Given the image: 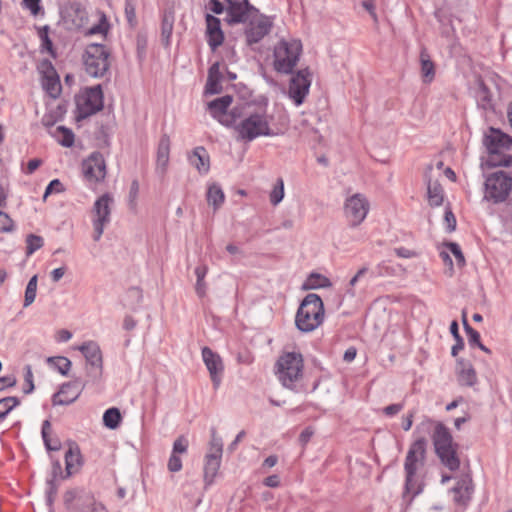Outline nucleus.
Here are the masks:
<instances>
[{"label":"nucleus","instance_id":"f257e3e1","mask_svg":"<svg viewBox=\"0 0 512 512\" xmlns=\"http://www.w3.org/2000/svg\"><path fill=\"white\" fill-rule=\"evenodd\" d=\"M434 426L432 440L435 453L441 464L450 471H456L460 467V458L458 456V444L453 441L449 429L441 422H434L431 419L422 421L416 428V431L429 432Z\"/></svg>","mask_w":512,"mask_h":512},{"label":"nucleus","instance_id":"f03ea898","mask_svg":"<svg viewBox=\"0 0 512 512\" xmlns=\"http://www.w3.org/2000/svg\"><path fill=\"white\" fill-rule=\"evenodd\" d=\"M427 443V439L423 436L416 439L409 447L405 458V484L402 498L408 504L423 491L424 484L416 476V472L419 466L424 464Z\"/></svg>","mask_w":512,"mask_h":512},{"label":"nucleus","instance_id":"7ed1b4c3","mask_svg":"<svg viewBox=\"0 0 512 512\" xmlns=\"http://www.w3.org/2000/svg\"><path fill=\"white\" fill-rule=\"evenodd\" d=\"M324 320V305L321 297L315 293H309L302 300L296 316V327L302 332H312L318 328Z\"/></svg>","mask_w":512,"mask_h":512},{"label":"nucleus","instance_id":"20e7f679","mask_svg":"<svg viewBox=\"0 0 512 512\" xmlns=\"http://www.w3.org/2000/svg\"><path fill=\"white\" fill-rule=\"evenodd\" d=\"M301 52L300 40L279 41L274 49V69L279 73L290 74L299 61Z\"/></svg>","mask_w":512,"mask_h":512},{"label":"nucleus","instance_id":"39448f33","mask_svg":"<svg viewBox=\"0 0 512 512\" xmlns=\"http://www.w3.org/2000/svg\"><path fill=\"white\" fill-rule=\"evenodd\" d=\"M303 358L300 353L288 352L279 357L276 363V375L282 385L294 388V383L302 377Z\"/></svg>","mask_w":512,"mask_h":512},{"label":"nucleus","instance_id":"423d86ee","mask_svg":"<svg viewBox=\"0 0 512 512\" xmlns=\"http://www.w3.org/2000/svg\"><path fill=\"white\" fill-rule=\"evenodd\" d=\"M63 501L69 512H108L102 503L95 500L91 492L83 488L67 490Z\"/></svg>","mask_w":512,"mask_h":512},{"label":"nucleus","instance_id":"0eeeda50","mask_svg":"<svg viewBox=\"0 0 512 512\" xmlns=\"http://www.w3.org/2000/svg\"><path fill=\"white\" fill-rule=\"evenodd\" d=\"M236 130L241 139L252 141L260 136H273L265 114L253 113L245 117L237 126Z\"/></svg>","mask_w":512,"mask_h":512},{"label":"nucleus","instance_id":"6e6552de","mask_svg":"<svg viewBox=\"0 0 512 512\" xmlns=\"http://www.w3.org/2000/svg\"><path fill=\"white\" fill-rule=\"evenodd\" d=\"M84 65L86 72L94 77H103L109 68V52L103 44L92 43L85 49Z\"/></svg>","mask_w":512,"mask_h":512},{"label":"nucleus","instance_id":"1a4fd4ad","mask_svg":"<svg viewBox=\"0 0 512 512\" xmlns=\"http://www.w3.org/2000/svg\"><path fill=\"white\" fill-rule=\"evenodd\" d=\"M484 198L493 203L504 202L512 189V178L504 171H497L487 176Z\"/></svg>","mask_w":512,"mask_h":512},{"label":"nucleus","instance_id":"9d476101","mask_svg":"<svg viewBox=\"0 0 512 512\" xmlns=\"http://www.w3.org/2000/svg\"><path fill=\"white\" fill-rule=\"evenodd\" d=\"M224 3L226 4L224 21L229 26L245 24L259 14V9L253 6L249 0H224Z\"/></svg>","mask_w":512,"mask_h":512},{"label":"nucleus","instance_id":"9b49d317","mask_svg":"<svg viewBox=\"0 0 512 512\" xmlns=\"http://www.w3.org/2000/svg\"><path fill=\"white\" fill-rule=\"evenodd\" d=\"M103 92L100 85L86 89L77 100V120L85 119L103 109Z\"/></svg>","mask_w":512,"mask_h":512},{"label":"nucleus","instance_id":"f8f14e48","mask_svg":"<svg viewBox=\"0 0 512 512\" xmlns=\"http://www.w3.org/2000/svg\"><path fill=\"white\" fill-rule=\"evenodd\" d=\"M247 22L244 28V37L247 46L250 47L259 43L270 33L273 27L271 19L260 12L256 17H252Z\"/></svg>","mask_w":512,"mask_h":512},{"label":"nucleus","instance_id":"ddd939ff","mask_svg":"<svg viewBox=\"0 0 512 512\" xmlns=\"http://www.w3.org/2000/svg\"><path fill=\"white\" fill-rule=\"evenodd\" d=\"M113 202V198L109 194H104L99 197L93 206V239L99 241L103 232L104 227L110 222L111 208L110 205Z\"/></svg>","mask_w":512,"mask_h":512},{"label":"nucleus","instance_id":"4468645a","mask_svg":"<svg viewBox=\"0 0 512 512\" xmlns=\"http://www.w3.org/2000/svg\"><path fill=\"white\" fill-rule=\"evenodd\" d=\"M369 207V202L363 194L356 193L349 197L344 205V213L350 226L360 225L366 218Z\"/></svg>","mask_w":512,"mask_h":512},{"label":"nucleus","instance_id":"2eb2a0df","mask_svg":"<svg viewBox=\"0 0 512 512\" xmlns=\"http://www.w3.org/2000/svg\"><path fill=\"white\" fill-rule=\"evenodd\" d=\"M232 102L233 97L231 95H224L210 101L207 105L211 116L227 127L233 126L240 115L236 108L230 113L227 112Z\"/></svg>","mask_w":512,"mask_h":512},{"label":"nucleus","instance_id":"dca6fc26","mask_svg":"<svg viewBox=\"0 0 512 512\" xmlns=\"http://www.w3.org/2000/svg\"><path fill=\"white\" fill-rule=\"evenodd\" d=\"M311 85V73L308 68L299 70L292 76L289 83V97L294 101L296 106L301 105Z\"/></svg>","mask_w":512,"mask_h":512},{"label":"nucleus","instance_id":"f3484780","mask_svg":"<svg viewBox=\"0 0 512 512\" xmlns=\"http://www.w3.org/2000/svg\"><path fill=\"white\" fill-rule=\"evenodd\" d=\"M82 174L90 183H99L105 179L106 163L100 152H93L82 162Z\"/></svg>","mask_w":512,"mask_h":512},{"label":"nucleus","instance_id":"a211bd4d","mask_svg":"<svg viewBox=\"0 0 512 512\" xmlns=\"http://www.w3.org/2000/svg\"><path fill=\"white\" fill-rule=\"evenodd\" d=\"M78 349L85 357L87 365L90 366L88 374L94 378L100 377L103 371V357L98 343L95 341H87L79 346Z\"/></svg>","mask_w":512,"mask_h":512},{"label":"nucleus","instance_id":"6ab92c4d","mask_svg":"<svg viewBox=\"0 0 512 512\" xmlns=\"http://www.w3.org/2000/svg\"><path fill=\"white\" fill-rule=\"evenodd\" d=\"M85 383L81 379H74L73 381L64 383L60 390L52 397V404L56 405H69L76 401L80 396Z\"/></svg>","mask_w":512,"mask_h":512},{"label":"nucleus","instance_id":"aec40b11","mask_svg":"<svg viewBox=\"0 0 512 512\" xmlns=\"http://www.w3.org/2000/svg\"><path fill=\"white\" fill-rule=\"evenodd\" d=\"M202 358L210 373V377L214 387L218 388V386L221 383L222 373L224 369L220 356L214 353L209 347H204L202 349Z\"/></svg>","mask_w":512,"mask_h":512},{"label":"nucleus","instance_id":"412c9836","mask_svg":"<svg viewBox=\"0 0 512 512\" xmlns=\"http://www.w3.org/2000/svg\"><path fill=\"white\" fill-rule=\"evenodd\" d=\"M206 37L212 51H216L224 42V33L221 29L220 19L212 14H206Z\"/></svg>","mask_w":512,"mask_h":512},{"label":"nucleus","instance_id":"4be33fe9","mask_svg":"<svg viewBox=\"0 0 512 512\" xmlns=\"http://www.w3.org/2000/svg\"><path fill=\"white\" fill-rule=\"evenodd\" d=\"M483 143L487 149H494L496 151L512 149V137L493 127L489 129L488 134H485Z\"/></svg>","mask_w":512,"mask_h":512},{"label":"nucleus","instance_id":"5701e85b","mask_svg":"<svg viewBox=\"0 0 512 512\" xmlns=\"http://www.w3.org/2000/svg\"><path fill=\"white\" fill-rule=\"evenodd\" d=\"M82 455L80 449L75 442H69V448L65 453V476L66 479L76 473L82 466Z\"/></svg>","mask_w":512,"mask_h":512},{"label":"nucleus","instance_id":"b1692460","mask_svg":"<svg viewBox=\"0 0 512 512\" xmlns=\"http://www.w3.org/2000/svg\"><path fill=\"white\" fill-rule=\"evenodd\" d=\"M188 159L190 164L194 166L200 174H207L209 172L210 157L203 146L194 148Z\"/></svg>","mask_w":512,"mask_h":512},{"label":"nucleus","instance_id":"393cba45","mask_svg":"<svg viewBox=\"0 0 512 512\" xmlns=\"http://www.w3.org/2000/svg\"><path fill=\"white\" fill-rule=\"evenodd\" d=\"M222 75L220 72L219 62L212 64L208 70L207 82L205 85V94H219L222 92V86L220 84Z\"/></svg>","mask_w":512,"mask_h":512},{"label":"nucleus","instance_id":"a878e982","mask_svg":"<svg viewBox=\"0 0 512 512\" xmlns=\"http://www.w3.org/2000/svg\"><path fill=\"white\" fill-rule=\"evenodd\" d=\"M488 157L482 163V167H510L512 166V155H506L501 150L487 149Z\"/></svg>","mask_w":512,"mask_h":512},{"label":"nucleus","instance_id":"bb28decb","mask_svg":"<svg viewBox=\"0 0 512 512\" xmlns=\"http://www.w3.org/2000/svg\"><path fill=\"white\" fill-rule=\"evenodd\" d=\"M221 457L222 456H215L210 454L206 455L204 465V481L206 486H209L213 483L214 478L216 477L220 468Z\"/></svg>","mask_w":512,"mask_h":512},{"label":"nucleus","instance_id":"cd10ccee","mask_svg":"<svg viewBox=\"0 0 512 512\" xmlns=\"http://www.w3.org/2000/svg\"><path fill=\"white\" fill-rule=\"evenodd\" d=\"M175 14L173 10H165L161 22V41L165 47L170 45Z\"/></svg>","mask_w":512,"mask_h":512},{"label":"nucleus","instance_id":"c85d7f7f","mask_svg":"<svg viewBox=\"0 0 512 512\" xmlns=\"http://www.w3.org/2000/svg\"><path fill=\"white\" fill-rule=\"evenodd\" d=\"M170 155V138L167 134L161 136L157 149V168L162 173L166 171Z\"/></svg>","mask_w":512,"mask_h":512},{"label":"nucleus","instance_id":"c756f323","mask_svg":"<svg viewBox=\"0 0 512 512\" xmlns=\"http://www.w3.org/2000/svg\"><path fill=\"white\" fill-rule=\"evenodd\" d=\"M461 366L458 372V382L461 386L471 387L477 382V376L471 364L466 363L463 359L458 360Z\"/></svg>","mask_w":512,"mask_h":512},{"label":"nucleus","instance_id":"7c9ffc66","mask_svg":"<svg viewBox=\"0 0 512 512\" xmlns=\"http://www.w3.org/2000/svg\"><path fill=\"white\" fill-rule=\"evenodd\" d=\"M421 75L424 83H431L435 77V66L426 48L420 51Z\"/></svg>","mask_w":512,"mask_h":512},{"label":"nucleus","instance_id":"2f4dec72","mask_svg":"<svg viewBox=\"0 0 512 512\" xmlns=\"http://www.w3.org/2000/svg\"><path fill=\"white\" fill-rule=\"evenodd\" d=\"M51 423L49 420H45L42 423L41 435L44 445L48 451H58L61 449V441L58 437L51 438Z\"/></svg>","mask_w":512,"mask_h":512},{"label":"nucleus","instance_id":"473e14b6","mask_svg":"<svg viewBox=\"0 0 512 512\" xmlns=\"http://www.w3.org/2000/svg\"><path fill=\"white\" fill-rule=\"evenodd\" d=\"M476 98H477L478 105L482 109H484L486 111H494L495 110L492 94H491L490 90L488 89V87L483 82H481L479 84Z\"/></svg>","mask_w":512,"mask_h":512},{"label":"nucleus","instance_id":"72a5a7b5","mask_svg":"<svg viewBox=\"0 0 512 512\" xmlns=\"http://www.w3.org/2000/svg\"><path fill=\"white\" fill-rule=\"evenodd\" d=\"M206 197L208 204L213 206L214 211L218 210L225 200L222 188L216 183L208 187Z\"/></svg>","mask_w":512,"mask_h":512},{"label":"nucleus","instance_id":"f704fd0d","mask_svg":"<svg viewBox=\"0 0 512 512\" xmlns=\"http://www.w3.org/2000/svg\"><path fill=\"white\" fill-rule=\"evenodd\" d=\"M427 194H428V201L431 206L437 207L442 204L443 189L437 181H435V182H432L431 180L428 181Z\"/></svg>","mask_w":512,"mask_h":512},{"label":"nucleus","instance_id":"c9c22d12","mask_svg":"<svg viewBox=\"0 0 512 512\" xmlns=\"http://www.w3.org/2000/svg\"><path fill=\"white\" fill-rule=\"evenodd\" d=\"M330 280L318 273H311L306 281L303 283L302 288L304 290H313L318 288L330 287Z\"/></svg>","mask_w":512,"mask_h":512},{"label":"nucleus","instance_id":"e433bc0d","mask_svg":"<svg viewBox=\"0 0 512 512\" xmlns=\"http://www.w3.org/2000/svg\"><path fill=\"white\" fill-rule=\"evenodd\" d=\"M38 35L41 40V52H48L53 58H56V51L54 49L52 40L49 37V26L45 25L38 30Z\"/></svg>","mask_w":512,"mask_h":512},{"label":"nucleus","instance_id":"4c0bfd02","mask_svg":"<svg viewBox=\"0 0 512 512\" xmlns=\"http://www.w3.org/2000/svg\"><path fill=\"white\" fill-rule=\"evenodd\" d=\"M43 87L48 94L56 98L61 91V84L57 73L43 78Z\"/></svg>","mask_w":512,"mask_h":512},{"label":"nucleus","instance_id":"58836bf2","mask_svg":"<svg viewBox=\"0 0 512 512\" xmlns=\"http://www.w3.org/2000/svg\"><path fill=\"white\" fill-rule=\"evenodd\" d=\"M121 419L122 416L120 410L116 407L107 409L103 415V423L109 429H116L119 426Z\"/></svg>","mask_w":512,"mask_h":512},{"label":"nucleus","instance_id":"ea45409f","mask_svg":"<svg viewBox=\"0 0 512 512\" xmlns=\"http://www.w3.org/2000/svg\"><path fill=\"white\" fill-rule=\"evenodd\" d=\"M450 333L456 342L451 349V354L455 357L464 348V340L459 334V326L456 320L450 324Z\"/></svg>","mask_w":512,"mask_h":512},{"label":"nucleus","instance_id":"a19ab883","mask_svg":"<svg viewBox=\"0 0 512 512\" xmlns=\"http://www.w3.org/2000/svg\"><path fill=\"white\" fill-rule=\"evenodd\" d=\"M37 293V275H34L30 278L28 281V284L26 286L25 290V296H24V307L30 306L35 298Z\"/></svg>","mask_w":512,"mask_h":512},{"label":"nucleus","instance_id":"79ce46f5","mask_svg":"<svg viewBox=\"0 0 512 512\" xmlns=\"http://www.w3.org/2000/svg\"><path fill=\"white\" fill-rule=\"evenodd\" d=\"M48 363L53 364L62 375H67L72 365L71 361L64 356L49 357Z\"/></svg>","mask_w":512,"mask_h":512},{"label":"nucleus","instance_id":"37998d69","mask_svg":"<svg viewBox=\"0 0 512 512\" xmlns=\"http://www.w3.org/2000/svg\"><path fill=\"white\" fill-rule=\"evenodd\" d=\"M462 322H463L464 330L467 334L469 345L470 346L480 345V343H481L480 333L469 325L465 313H463Z\"/></svg>","mask_w":512,"mask_h":512},{"label":"nucleus","instance_id":"c03bdc74","mask_svg":"<svg viewBox=\"0 0 512 512\" xmlns=\"http://www.w3.org/2000/svg\"><path fill=\"white\" fill-rule=\"evenodd\" d=\"M20 401L17 397H5L0 400V418H5L8 413L17 405H19Z\"/></svg>","mask_w":512,"mask_h":512},{"label":"nucleus","instance_id":"a18cd8bd","mask_svg":"<svg viewBox=\"0 0 512 512\" xmlns=\"http://www.w3.org/2000/svg\"><path fill=\"white\" fill-rule=\"evenodd\" d=\"M223 452V443L221 437L217 436L216 429H211V440H210V455L222 456Z\"/></svg>","mask_w":512,"mask_h":512},{"label":"nucleus","instance_id":"49530a36","mask_svg":"<svg viewBox=\"0 0 512 512\" xmlns=\"http://www.w3.org/2000/svg\"><path fill=\"white\" fill-rule=\"evenodd\" d=\"M284 198V181L282 178H278L273 190L270 193V202L276 206Z\"/></svg>","mask_w":512,"mask_h":512},{"label":"nucleus","instance_id":"de8ad7c7","mask_svg":"<svg viewBox=\"0 0 512 512\" xmlns=\"http://www.w3.org/2000/svg\"><path fill=\"white\" fill-rule=\"evenodd\" d=\"M26 243V254L29 256L43 246L44 240L41 236L29 234L26 238Z\"/></svg>","mask_w":512,"mask_h":512},{"label":"nucleus","instance_id":"09e8293b","mask_svg":"<svg viewBox=\"0 0 512 512\" xmlns=\"http://www.w3.org/2000/svg\"><path fill=\"white\" fill-rule=\"evenodd\" d=\"M57 131L62 135L58 140L62 146L71 147L74 144V133L71 129L65 126H59L57 127Z\"/></svg>","mask_w":512,"mask_h":512},{"label":"nucleus","instance_id":"8fccbe9b","mask_svg":"<svg viewBox=\"0 0 512 512\" xmlns=\"http://www.w3.org/2000/svg\"><path fill=\"white\" fill-rule=\"evenodd\" d=\"M125 16L131 27L137 25L136 8L132 0H125Z\"/></svg>","mask_w":512,"mask_h":512},{"label":"nucleus","instance_id":"3c124183","mask_svg":"<svg viewBox=\"0 0 512 512\" xmlns=\"http://www.w3.org/2000/svg\"><path fill=\"white\" fill-rule=\"evenodd\" d=\"M24 380H25V386L23 388V392L25 394H30L31 392H33L35 386H34V382H33V372H32V367L31 365H26L24 367Z\"/></svg>","mask_w":512,"mask_h":512},{"label":"nucleus","instance_id":"603ef678","mask_svg":"<svg viewBox=\"0 0 512 512\" xmlns=\"http://www.w3.org/2000/svg\"><path fill=\"white\" fill-rule=\"evenodd\" d=\"M446 247L455 256L458 266L462 267L465 265V257L461 251L460 246L455 242H448L445 244Z\"/></svg>","mask_w":512,"mask_h":512},{"label":"nucleus","instance_id":"864d4df0","mask_svg":"<svg viewBox=\"0 0 512 512\" xmlns=\"http://www.w3.org/2000/svg\"><path fill=\"white\" fill-rule=\"evenodd\" d=\"M189 446L188 439L185 436H179L173 443V454H184L187 452Z\"/></svg>","mask_w":512,"mask_h":512},{"label":"nucleus","instance_id":"5fc2aeb1","mask_svg":"<svg viewBox=\"0 0 512 512\" xmlns=\"http://www.w3.org/2000/svg\"><path fill=\"white\" fill-rule=\"evenodd\" d=\"M58 486L54 479L47 480L46 501L51 506L56 498Z\"/></svg>","mask_w":512,"mask_h":512},{"label":"nucleus","instance_id":"6e6d98bb","mask_svg":"<svg viewBox=\"0 0 512 512\" xmlns=\"http://www.w3.org/2000/svg\"><path fill=\"white\" fill-rule=\"evenodd\" d=\"M14 229V222L7 213L0 210V231L11 232Z\"/></svg>","mask_w":512,"mask_h":512},{"label":"nucleus","instance_id":"4d7b16f0","mask_svg":"<svg viewBox=\"0 0 512 512\" xmlns=\"http://www.w3.org/2000/svg\"><path fill=\"white\" fill-rule=\"evenodd\" d=\"M65 190L64 185L59 179L50 181L44 192V199L52 193H61Z\"/></svg>","mask_w":512,"mask_h":512},{"label":"nucleus","instance_id":"13d9d810","mask_svg":"<svg viewBox=\"0 0 512 512\" xmlns=\"http://www.w3.org/2000/svg\"><path fill=\"white\" fill-rule=\"evenodd\" d=\"M472 489V478L469 475H466L463 478H461L454 488L456 492L465 491L467 493H469Z\"/></svg>","mask_w":512,"mask_h":512},{"label":"nucleus","instance_id":"bf43d9fd","mask_svg":"<svg viewBox=\"0 0 512 512\" xmlns=\"http://www.w3.org/2000/svg\"><path fill=\"white\" fill-rule=\"evenodd\" d=\"M40 2L41 0H22V5L24 8L28 9L33 16H37L42 10Z\"/></svg>","mask_w":512,"mask_h":512},{"label":"nucleus","instance_id":"052dcab7","mask_svg":"<svg viewBox=\"0 0 512 512\" xmlns=\"http://www.w3.org/2000/svg\"><path fill=\"white\" fill-rule=\"evenodd\" d=\"M137 54L140 59L145 57L147 48V38L145 35L138 34L136 38Z\"/></svg>","mask_w":512,"mask_h":512},{"label":"nucleus","instance_id":"680f3d73","mask_svg":"<svg viewBox=\"0 0 512 512\" xmlns=\"http://www.w3.org/2000/svg\"><path fill=\"white\" fill-rule=\"evenodd\" d=\"M208 8L216 15H220L223 12L226 13V4L220 0H210L208 2Z\"/></svg>","mask_w":512,"mask_h":512},{"label":"nucleus","instance_id":"e2e57ef3","mask_svg":"<svg viewBox=\"0 0 512 512\" xmlns=\"http://www.w3.org/2000/svg\"><path fill=\"white\" fill-rule=\"evenodd\" d=\"M167 466L170 472H178L182 469V460L178 455L172 453Z\"/></svg>","mask_w":512,"mask_h":512},{"label":"nucleus","instance_id":"0e129e2a","mask_svg":"<svg viewBox=\"0 0 512 512\" xmlns=\"http://www.w3.org/2000/svg\"><path fill=\"white\" fill-rule=\"evenodd\" d=\"M39 70L43 74V78L48 75L57 73L50 60L44 59L39 65Z\"/></svg>","mask_w":512,"mask_h":512},{"label":"nucleus","instance_id":"69168bd1","mask_svg":"<svg viewBox=\"0 0 512 512\" xmlns=\"http://www.w3.org/2000/svg\"><path fill=\"white\" fill-rule=\"evenodd\" d=\"M108 30V24L105 20V18L99 23L91 28H89L87 34L94 35V34H106Z\"/></svg>","mask_w":512,"mask_h":512},{"label":"nucleus","instance_id":"338daca9","mask_svg":"<svg viewBox=\"0 0 512 512\" xmlns=\"http://www.w3.org/2000/svg\"><path fill=\"white\" fill-rule=\"evenodd\" d=\"M403 408H404V403L390 404L383 408V413L386 416L392 417V416L398 414L400 411H402Z\"/></svg>","mask_w":512,"mask_h":512},{"label":"nucleus","instance_id":"774afa93","mask_svg":"<svg viewBox=\"0 0 512 512\" xmlns=\"http://www.w3.org/2000/svg\"><path fill=\"white\" fill-rule=\"evenodd\" d=\"M444 220L447 225L448 232H453L456 229V218L450 209L445 211Z\"/></svg>","mask_w":512,"mask_h":512}]
</instances>
